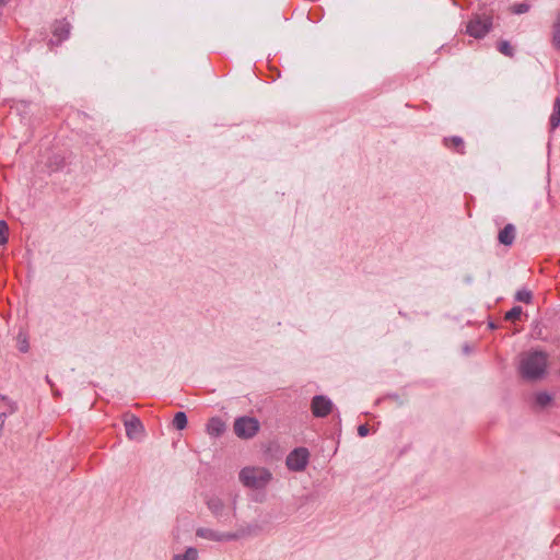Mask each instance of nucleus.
Listing matches in <instances>:
<instances>
[{"mask_svg":"<svg viewBox=\"0 0 560 560\" xmlns=\"http://www.w3.org/2000/svg\"><path fill=\"white\" fill-rule=\"evenodd\" d=\"M491 26L492 20L490 16L476 15L467 24L466 32L475 38H481L489 33Z\"/></svg>","mask_w":560,"mask_h":560,"instance_id":"423d86ee","label":"nucleus"},{"mask_svg":"<svg viewBox=\"0 0 560 560\" xmlns=\"http://www.w3.org/2000/svg\"><path fill=\"white\" fill-rule=\"evenodd\" d=\"M198 550L194 547H189L182 555H175L173 560H197Z\"/></svg>","mask_w":560,"mask_h":560,"instance_id":"dca6fc26","label":"nucleus"},{"mask_svg":"<svg viewBox=\"0 0 560 560\" xmlns=\"http://www.w3.org/2000/svg\"><path fill=\"white\" fill-rule=\"evenodd\" d=\"M240 480L245 487L261 489L271 480V474L262 467H245L240 472Z\"/></svg>","mask_w":560,"mask_h":560,"instance_id":"7ed1b4c3","label":"nucleus"},{"mask_svg":"<svg viewBox=\"0 0 560 560\" xmlns=\"http://www.w3.org/2000/svg\"><path fill=\"white\" fill-rule=\"evenodd\" d=\"M310 453L305 447H299L293 450L287 456V466L292 471H302L305 469L308 463Z\"/></svg>","mask_w":560,"mask_h":560,"instance_id":"0eeeda50","label":"nucleus"},{"mask_svg":"<svg viewBox=\"0 0 560 560\" xmlns=\"http://www.w3.org/2000/svg\"><path fill=\"white\" fill-rule=\"evenodd\" d=\"M206 504L219 523L228 524L231 522V514L235 516L236 495L232 498L230 504H225L219 497L208 498Z\"/></svg>","mask_w":560,"mask_h":560,"instance_id":"f03ea898","label":"nucleus"},{"mask_svg":"<svg viewBox=\"0 0 560 560\" xmlns=\"http://www.w3.org/2000/svg\"><path fill=\"white\" fill-rule=\"evenodd\" d=\"M521 315H522V307L514 306L509 312L505 313L504 318L506 320L514 322V320L520 319Z\"/></svg>","mask_w":560,"mask_h":560,"instance_id":"4be33fe9","label":"nucleus"},{"mask_svg":"<svg viewBox=\"0 0 560 560\" xmlns=\"http://www.w3.org/2000/svg\"><path fill=\"white\" fill-rule=\"evenodd\" d=\"M70 34V24L66 21H59L55 24L54 27V36L58 38L59 42L68 38Z\"/></svg>","mask_w":560,"mask_h":560,"instance_id":"f8f14e48","label":"nucleus"},{"mask_svg":"<svg viewBox=\"0 0 560 560\" xmlns=\"http://www.w3.org/2000/svg\"><path fill=\"white\" fill-rule=\"evenodd\" d=\"M547 364L546 352L538 350L524 352L520 360V374L527 381H537L545 375Z\"/></svg>","mask_w":560,"mask_h":560,"instance_id":"f257e3e1","label":"nucleus"},{"mask_svg":"<svg viewBox=\"0 0 560 560\" xmlns=\"http://www.w3.org/2000/svg\"><path fill=\"white\" fill-rule=\"evenodd\" d=\"M5 4V0H0V7Z\"/></svg>","mask_w":560,"mask_h":560,"instance_id":"cd10ccee","label":"nucleus"},{"mask_svg":"<svg viewBox=\"0 0 560 560\" xmlns=\"http://www.w3.org/2000/svg\"><path fill=\"white\" fill-rule=\"evenodd\" d=\"M552 44L560 50V14L558 15L557 22L553 24Z\"/></svg>","mask_w":560,"mask_h":560,"instance_id":"6ab92c4d","label":"nucleus"},{"mask_svg":"<svg viewBox=\"0 0 560 560\" xmlns=\"http://www.w3.org/2000/svg\"><path fill=\"white\" fill-rule=\"evenodd\" d=\"M515 300L518 301V302H523V303H530L532 302V292L526 290V289H523V290H518L516 293H515Z\"/></svg>","mask_w":560,"mask_h":560,"instance_id":"412c9836","label":"nucleus"},{"mask_svg":"<svg viewBox=\"0 0 560 560\" xmlns=\"http://www.w3.org/2000/svg\"><path fill=\"white\" fill-rule=\"evenodd\" d=\"M489 327H490L491 329H494V328H495V326H494V324H493V323H490V324H489Z\"/></svg>","mask_w":560,"mask_h":560,"instance_id":"bb28decb","label":"nucleus"},{"mask_svg":"<svg viewBox=\"0 0 560 560\" xmlns=\"http://www.w3.org/2000/svg\"><path fill=\"white\" fill-rule=\"evenodd\" d=\"M225 431V423L218 417L211 418L207 423V433L211 436H220Z\"/></svg>","mask_w":560,"mask_h":560,"instance_id":"9b49d317","label":"nucleus"},{"mask_svg":"<svg viewBox=\"0 0 560 560\" xmlns=\"http://www.w3.org/2000/svg\"><path fill=\"white\" fill-rule=\"evenodd\" d=\"M515 235V226L509 223L499 232L498 240L501 244L505 246H511L514 243Z\"/></svg>","mask_w":560,"mask_h":560,"instance_id":"9d476101","label":"nucleus"},{"mask_svg":"<svg viewBox=\"0 0 560 560\" xmlns=\"http://www.w3.org/2000/svg\"><path fill=\"white\" fill-rule=\"evenodd\" d=\"M124 425L126 429V434L130 440H139L144 432V427L141 420L135 415H126L124 419Z\"/></svg>","mask_w":560,"mask_h":560,"instance_id":"6e6552de","label":"nucleus"},{"mask_svg":"<svg viewBox=\"0 0 560 560\" xmlns=\"http://www.w3.org/2000/svg\"><path fill=\"white\" fill-rule=\"evenodd\" d=\"M311 408L315 417L324 418L331 412L332 402L326 396L317 395L313 397Z\"/></svg>","mask_w":560,"mask_h":560,"instance_id":"1a4fd4ad","label":"nucleus"},{"mask_svg":"<svg viewBox=\"0 0 560 560\" xmlns=\"http://www.w3.org/2000/svg\"><path fill=\"white\" fill-rule=\"evenodd\" d=\"M250 534H252L250 527H248L247 529L242 528L235 533H221V532H217V530H213L211 528H206V527H199L196 530L197 537L212 540V541H219V542L236 540V539H240V538H242L246 535H250Z\"/></svg>","mask_w":560,"mask_h":560,"instance_id":"20e7f679","label":"nucleus"},{"mask_svg":"<svg viewBox=\"0 0 560 560\" xmlns=\"http://www.w3.org/2000/svg\"><path fill=\"white\" fill-rule=\"evenodd\" d=\"M15 411V405L4 396H0V420Z\"/></svg>","mask_w":560,"mask_h":560,"instance_id":"ddd939ff","label":"nucleus"},{"mask_svg":"<svg viewBox=\"0 0 560 560\" xmlns=\"http://www.w3.org/2000/svg\"><path fill=\"white\" fill-rule=\"evenodd\" d=\"M551 396L546 392H540L535 396V404L540 408L547 407L551 402Z\"/></svg>","mask_w":560,"mask_h":560,"instance_id":"f3484780","label":"nucleus"},{"mask_svg":"<svg viewBox=\"0 0 560 560\" xmlns=\"http://www.w3.org/2000/svg\"><path fill=\"white\" fill-rule=\"evenodd\" d=\"M358 434L361 436V438H364L369 434V428L366 424H361L358 427Z\"/></svg>","mask_w":560,"mask_h":560,"instance_id":"393cba45","label":"nucleus"},{"mask_svg":"<svg viewBox=\"0 0 560 560\" xmlns=\"http://www.w3.org/2000/svg\"><path fill=\"white\" fill-rule=\"evenodd\" d=\"M8 224L4 221H0V245L8 242Z\"/></svg>","mask_w":560,"mask_h":560,"instance_id":"5701e85b","label":"nucleus"},{"mask_svg":"<svg viewBox=\"0 0 560 560\" xmlns=\"http://www.w3.org/2000/svg\"><path fill=\"white\" fill-rule=\"evenodd\" d=\"M529 10V5L527 3H520L513 7V12L516 14L525 13Z\"/></svg>","mask_w":560,"mask_h":560,"instance_id":"b1692460","label":"nucleus"},{"mask_svg":"<svg viewBox=\"0 0 560 560\" xmlns=\"http://www.w3.org/2000/svg\"><path fill=\"white\" fill-rule=\"evenodd\" d=\"M498 50L506 57H513L514 50L508 40H501L498 44Z\"/></svg>","mask_w":560,"mask_h":560,"instance_id":"aec40b11","label":"nucleus"},{"mask_svg":"<svg viewBox=\"0 0 560 560\" xmlns=\"http://www.w3.org/2000/svg\"><path fill=\"white\" fill-rule=\"evenodd\" d=\"M233 429L237 438L249 440L258 433L260 424L256 418L244 416L235 419Z\"/></svg>","mask_w":560,"mask_h":560,"instance_id":"39448f33","label":"nucleus"},{"mask_svg":"<svg viewBox=\"0 0 560 560\" xmlns=\"http://www.w3.org/2000/svg\"><path fill=\"white\" fill-rule=\"evenodd\" d=\"M560 125V97L555 100L553 112L550 116L551 129H556Z\"/></svg>","mask_w":560,"mask_h":560,"instance_id":"4468645a","label":"nucleus"},{"mask_svg":"<svg viewBox=\"0 0 560 560\" xmlns=\"http://www.w3.org/2000/svg\"><path fill=\"white\" fill-rule=\"evenodd\" d=\"M445 144L450 148H453L458 153H463L464 141L460 137L454 136L450 139H445Z\"/></svg>","mask_w":560,"mask_h":560,"instance_id":"2eb2a0df","label":"nucleus"},{"mask_svg":"<svg viewBox=\"0 0 560 560\" xmlns=\"http://www.w3.org/2000/svg\"><path fill=\"white\" fill-rule=\"evenodd\" d=\"M20 350L22 352H26L28 350V343L25 340L23 342H21Z\"/></svg>","mask_w":560,"mask_h":560,"instance_id":"a878e982","label":"nucleus"},{"mask_svg":"<svg viewBox=\"0 0 560 560\" xmlns=\"http://www.w3.org/2000/svg\"><path fill=\"white\" fill-rule=\"evenodd\" d=\"M173 425L177 429V430H183L186 428L187 425V416L185 412L183 411H178L174 419H173Z\"/></svg>","mask_w":560,"mask_h":560,"instance_id":"a211bd4d","label":"nucleus"}]
</instances>
